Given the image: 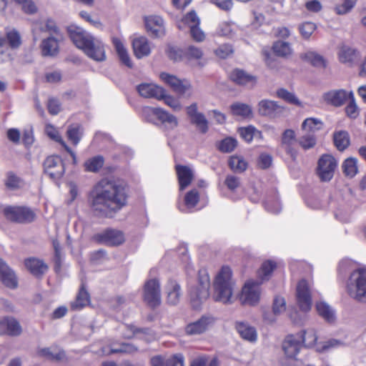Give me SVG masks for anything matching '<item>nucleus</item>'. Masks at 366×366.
Returning a JSON list of instances; mask_svg holds the SVG:
<instances>
[{"label":"nucleus","mask_w":366,"mask_h":366,"mask_svg":"<svg viewBox=\"0 0 366 366\" xmlns=\"http://www.w3.org/2000/svg\"><path fill=\"white\" fill-rule=\"evenodd\" d=\"M127 194L123 183L102 180L89 194V204L98 217H111L127 204Z\"/></svg>","instance_id":"f257e3e1"},{"label":"nucleus","mask_w":366,"mask_h":366,"mask_svg":"<svg viewBox=\"0 0 366 366\" xmlns=\"http://www.w3.org/2000/svg\"><path fill=\"white\" fill-rule=\"evenodd\" d=\"M67 31L73 43L83 50L87 56L97 61L106 59L104 46L102 41L79 26H70Z\"/></svg>","instance_id":"f03ea898"},{"label":"nucleus","mask_w":366,"mask_h":366,"mask_svg":"<svg viewBox=\"0 0 366 366\" xmlns=\"http://www.w3.org/2000/svg\"><path fill=\"white\" fill-rule=\"evenodd\" d=\"M234 282L232 280V271L228 267H223L217 274L214 282L213 298L223 304L233 302Z\"/></svg>","instance_id":"7ed1b4c3"},{"label":"nucleus","mask_w":366,"mask_h":366,"mask_svg":"<svg viewBox=\"0 0 366 366\" xmlns=\"http://www.w3.org/2000/svg\"><path fill=\"white\" fill-rule=\"evenodd\" d=\"M346 290L348 295L358 302L366 303V269L359 268L350 275Z\"/></svg>","instance_id":"20e7f679"},{"label":"nucleus","mask_w":366,"mask_h":366,"mask_svg":"<svg viewBox=\"0 0 366 366\" xmlns=\"http://www.w3.org/2000/svg\"><path fill=\"white\" fill-rule=\"evenodd\" d=\"M210 281L205 270H200L197 285L189 290L190 302L194 309H198L209 295Z\"/></svg>","instance_id":"39448f33"},{"label":"nucleus","mask_w":366,"mask_h":366,"mask_svg":"<svg viewBox=\"0 0 366 366\" xmlns=\"http://www.w3.org/2000/svg\"><path fill=\"white\" fill-rule=\"evenodd\" d=\"M4 214L7 219L18 223H30L36 217L34 212L26 207H6Z\"/></svg>","instance_id":"423d86ee"},{"label":"nucleus","mask_w":366,"mask_h":366,"mask_svg":"<svg viewBox=\"0 0 366 366\" xmlns=\"http://www.w3.org/2000/svg\"><path fill=\"white\" fill-rule=\"evenodd\" d=\"M260 282L256 281L247 282L242 289V294L239 300L242 305L256 306L261 296Z\"/></svg>","instance_id":"0eeeda50"},{"label":"nucleus","mask_w":366,"mask_h":366,"mask_svg":"<svg viewBox=\"0 0 366 366\" xmlns=\"http://www.w3.org/2000/svg\"><path fill=\"white\" fill-rule=\"evenodd\" d=\"M144 300L152 307L161 303V287L157 279L147 280L144 286Z\"/></svg>","instance_id":"6e6552de"},{"label":"nucleus","mask_w":366,"mask_h":366,"mask_svg":"<svg viewBox=\"0 0 366 366\" xmlns=\"http://www.w3.org/2000/svg\"><path fill=\"white\" fill-rule=\"evenodd\" d=\"M336 159L330 154H323L318 160L317 174L323 182L330 181L337 167Z\"/></svg>","instance_id":"1a4fd4ad"},{"label":"nucleus","mask_w":366,"mask_h":366,"mask_svg":"<svg viewBox=\"0 0 366 366\" xmlns=\"http://www.w3.org/2000/svg\"><path fill=\"white\" fill-rule=\"evenodd\" d=\"M44 173L51 179H59L65 172L64 164L59 156H49L43 164Z\"/></svg>","instance_id":"9d476101"},{"label":"nucleus","mask_w":366,"mask_h":366,"mask_svg":"<svg viewBox=\"0 0 366 366\" xmlns=\"http://www.w3.org/2000/svg\"><path fill=\"white\" fill-rule=\"evenodd\" d=\"M296 297L300 309L305 312L310 311L312 307L310 286L305 280H301L298 282Z\"/></svg>","instance_id":"9b49d317"},{"label":"nucleus","mask_w":366,"mask_h":366,"mask_svg":"<svg viewBox=\"0 0 366 366\" xmlns=\"http://www.w3.org/2000/svg\"><path fill=\"white\" fill-rule=\"evenodd\" d=\"M214 318L211 315H202L198 320L189 323L185 327L188 335H198L204 333L214 324Z\"/></svg>","instance_id":"f8f14e48"},{"label":"nucleus","mask_w":366,"mask_h":366,"mask_svg":"<svg viewBox=\"0 0 366 366\" xmlns=\"http://www.w3.org/2000/svg\"><path fill=\"white\" fill-rule=\"evenodd\" d=\"M143 114L154 115L167 129H174L178 125L176 117L161 108L147 107L143 109Z\"/></svg>","instance_id":"ddd939ff"},{"label":"nucleus","mask_w":366,"mask_h":366,"mask_svg":"<svg viewBox=\"0 0 366 366\" xmlns=\"http://www.w3.org/2000/svg\"><path fill=\"white\" fill-rule=\"evenodd\" d=\"M258 113L261 116L269 118L281 117L285 112V107L280 105L277 102L262 99L258 103Z\"/></svg>","instance_id":"4468645a"},{"label":"nucleus","mask_w":366,"mask_h":366,"mask_svg":"<svg viewBox=\"0 0 366 366\" xmlns=\"http://www.w3.org/2000/svg\"><path fill=\"white\" fill-rule=\"evenodd\" d=\"M95 239L100 243L108 246H117L124 242V236L122 232L107 229L101 233L96 234Z\"/></svg>","instance_id":"2eb2a0df"},{"label":"nucleus","mask_w":366,"mask_h":366,"mask_svg":"<svg viewBox=\"0 0 366 366\" xmlns=\"http://www.w3.org/2000/svg\"><path fill=\"white\" fill-rule=\"evenodd\" d=\"M229 79L236 84L253 88L257 84V77L241 69H234L229 74Z\"/></svg>","instance_id":"dca6fc26"},{"label":"nucleus","mask_w":366,"mask_h":366,"mask_svg":"<svg viewBox=\"0 0 366 366\" xmlns=\"http://www.w3.org/2000/svg\"><path fill=\"white\" fill-rule=\"evenodd\" d=\"M350 97V92L345 89L330 90L324 93L322 96L327 104L336 107L343 105Z\"/></svg>","instance_id":"f3484780"},{"label":"nucleus","mask_w":366,"mask_h":366,"mask_svg":"<svg viewBox=\"0 0 366 366\" xmlns=\"http://www.w3.org/2000/svg\"><path fill=\"white\" fill-rule=\"evenodd\" d=\"M145 26L148 32L154 37H162L165 34L164 20L159 16L146 17Z\"/></svg>","instance_id":"a211bd4d"},{"label":"nucleus","mask_w":366,"mask_h":366,"mask_svg":"<svg viewBox=\"0 0 366 366\" xmlns=\"http://www.w3.org/2000/svg\"><path fill=\"white\" fill-rule=\"evenodd\" d=\"M301 348V337L297 334L288 335L282 344V349L289 358H295Z\"/></svg>","instance_id":"6ab92c4d"},{"label":"nucleus","mask_w":366,"mask_h":366,"mask_svg":"<svg viewBox=\"0 0 366 366\" xmlns=\"http://www.w3.org/2000/svg\"><path fill=\"white\" fill-rule=\"evenodd\" d=\"M139 94L144 98L160 99L164 97V89L153 84L143 83L137 86Z\"/></svg>","instance_id":"aec40b11"},{"label":"nucleus","mask_w":366,"mask_h":366,"mask_svg":"<svg viewBox=\"0 0 366 366\" xmlns=\"http://www.w3.org/2000/svg\"><path fill=\"white\" fill-rule=\"evenodd\" d=\"M165 291L169 305H176L179 302L182 296L181 287L175 280H170L167 282Z\"/></svg>","instance_id":"412c9836"},{"label":"nucleus","mask_w":366,"mask_h":366,"mask_svg":"<svg viewBox=\"0 0 366 366\" xmlns=\"http://www.w3.org/2000/svg\"><path fill=\"white\" fill-rule=\"evenodd\" d=\"M160 78L167 84L170 86L174 92L180 94H184L190 88L189 84H183L177 77L167 73H162Z\"/></svg>","instance_id":"4be33fe9"},{"label":"nucleus","mask_w":366,"mask_h":366,"mask_svg":"<svg viewBox=\"0 0 366 366\" xmlns=\"http://www.w3.org/2000/svg\"><path fill=\"white\" fill-rule=\"evenodd\" d=\"M176 172L178 177L179 189L184 190L191 184L194 178V172L190 167L184 165H177Z\"/></svg>","instance_id":"5701e85b"},{"label":"nucleus","mask_w":366,"mask_h":366,"mask_svg":"<svg viewBox=\"0 0 366 366\" xmlns=\"http://www.w3.org/2000/svg\"><path fill=\"white\" fill-rule=\"evenodd\" d=\"M21 44L19 33L12 29H7L5 35L0 34V46L9 45L12 49L18 48Z\"/></svg>","instance_id":"b1692460"},{"label":"nucleus","mask_w":366,"mask_h":366,"mask_svg":"<svg viewBox=\"0 0 366 366\" xmlns=\"http://www.w3.org/2000/svg\"><path fill=\"white\" fill-rule=\"evenodd\" d=\"M0 280L8 287H17V280L13 271L0 258Z\"/></svg>","instance_id":"393cba45"},{"label":"nucleus","mask_w":366,"mask_h":366,"mask_svg":"<svg viewBox=\"0 0 366 366\" xmlns=\"http://www.w3.org/2000/svg\"><path fill=\"white\" fill-rule=\"evenodd\" d=\"M338 57L340 62L351 66L357 60L359 52L355 48L343 45L340 49Z\"/></svg>","instance_id":"a878e982"},{"label":"nucleus","mask_w":366,"mask_h":366,"mask_svg":"<svg viewBox=\"0 0 366 366\" xmlns=\"http://www.w3.org/2000/svg\"><path fill=\"white\" fill-rule=\"evenodd\" d=\"M132 46L137 58L141 59L149 55L151 47L147 38L141 36L133 40Z\"/></svg>","instance_id":"bb28decb"},{"label":"nucleus","mask_w":366,"mask_h":366,"mask_svg":"<svg viewBox=\"0 0 366 366\" xmlns=\"http://www.w3.org/2000/svg\"><path fill=\"white\" fill-rule=\"evenodd\" d=\"M236 329L239 335L245 340L255 342L257 338V334L255 328L248 323L240 322L236 324Z\"/></svg>","instance_id":"cd10ccee"},{"label":"nucleus","mask_w":366,"mask_h":366,"mask_svg":"<svg viewBox=\"0 0 366 366\" xmlns=\"http://www.w3.org/2000/svg\"><path fill=\"white\" fill-rule=\"evenodd\" d=\"M45 132L51 139L59 142L64 147L66 151L71 156L74 164H76V157L75 153L66 145L64 141H63L58 130L53 125L47 124L45 127Z\"/></svg>","instance_id":"c85d7f7f"},{"label":"nucleus","mask_w":366,"mask_h":366,"mask_svg":"<svg viewBox=\"0 0 366 366\" xmlns=\"http://www.w3.org/2000/svg\"><path fill=\"white\" fill-rule=\"evenodd\" d=\"M300 57L302 60L311 64L314 66L322 68L326 66V61L324 57L315 51H306L301 54Z\"/></svg>","instance_id":"c756f323"},{"label":"nucleus","mask_w":366,"mask_h":366,"mask_svg":"<svg viewBox=\"0 0 366 366\" xmlns=\"http://www.w3.org/2000/svg\"><path fill=\"white\" fill-rule=\"evenodd\" d=\"M26 267L34 275L38 276L46 272L48 267L43 261L30 258L25 261Z\"/></svg>","instance_id":"7c9ffc66"},{"label":"nucleus","mask_w":366,"mask_h":366,"mask_svg":"<svg viewBox=\"0 0 366 366\" xmlns=\"http://www.w3.org/2000/svg\"><path fill=\"white\" fill-rule=\"evenodd\" d=\"M41 50L44 56L56 54L59 50L58 39L51 36L44 39L41 44Z\"/></svg>","instance_id":"2f4dec72"},{"label":"nucleus","mask_w":366,"mask_h":366,"mask_svg":"<svg viewBox=\"0 0 366 366\" xmlns=\"http://www.w3.org/2000/svg\"><path fill=\"white\" fill-rule=\"evenodd\" d=\"M37 354L49 360H61L65 357L64 352L54 347L39 349Z\"/></svg>","instance_id":"473e14b6"},{"label":"nucleus","mask_w":366,"mask_h":366,"mask_svg":"<svg viewBox=\"0 0 366 366\" xmlns=\"http://www.w3.org/2000/svg\"><path fill=\"white\" fill-rule=\"evenodd\" d=\"M113 43L122 63L129 68L132 67L131 59L122 42L119 39H114Z\"/></svg>","instance_id":"72a5a7b5"},{"label":"nucleus","mask_w":366,"mask_h":366,"mask_svg":"<svg viewBox=\"0 0 366 366\" xmlns=\"http://www.w3.org/2000/svg\"><path fill=\"white\" fill-rule=\"evenodd\" d=\"M89 302V295L81 285L76 300L71 303V307L74 310H79Z\"/></svg>","instance_id":"f704fd0d"},{"label":"nucleus","mask_w":366,"mask_h":366,"mask_svg":"<svg viewBox=\"0 0 366 366\" xmlns=\"http://www.w3.org/2000/svg\"><path fill=\"white\" fill-rule=\"evenodd\" d=\"M297 335L301 337V343L304 344L306 347H313L317 340L316 331L312 328L304 330Z\"/></svg>","instance_id":"c9c22d12"},{"label":"nucleus","mask_w":366,"mask_h":366,"mask_svg":"<svg viewBox=\"0 0 366 366\" xmlns=\"http://www.w3.org/2000/svg\"><path fill=\"white\" fill-rule=\"evenodd\" d=\"M333 140L335 147L340 151L345 150L350 145V136L346 131L335 132Z\"/></svg>","instance_id":"e433bc0d"},{"label":"nucleus","mask_w":366,"mask_h":366,"mask_svg":"<svg viewBox=\"0 0 366 366\" xmlns=\"http://www.w3.org/2000/svg\"><path fill=\"white\" fill-rule=\"evenodd\" d=\"M5 334L11 336H18L21 333L19 322L13 317H4Z\"/></svg>","instance_id":"4c0bfd02"},{"label":"nucleus","mask_w":366,"mask_h":366,"mask_svg":"<svg viewBox=\"0 0 366 366\" xmlns=\"http://www.w3.org/2000/svg\"><path fill=\"white\" fill-rule=\"evenodd\" d=\"M316 310L320 316L327 322L335 320V312L332 308L325 302H319L316 304Z\"/></svg>","instance_id":"58836bf2"},{"label":"nucleus","mask_w":366,"mask_h":366,"mask_svg":"<svg viewBox=\"0 0 366 366\" xmlns=\"http://www.w3.org/2000/svg\"><path fill=\"white\" fill-rule=\"evenodd\" d=\"M38 30L48 31L51 34H56V36H59V28L56 26V23L52 20H47L44 25H39L37 24L34 25L32 31L35 41L38 39V37L36 36V32Z\"/></svg>","instance_id":"ea45409f"},{"label":"nucleus","mask_w":366,"mask_h":366,"mask_svg":"<svg viewBox=\"0 0 366 366\" xmlns=\"http://www.w3.org/2000/svg\"><path fill=\"white\" fill-rule=\"evenodd\" d=\"M231 112L234 116H239L244 118L252 115V109L250 106L246 104L236 102L230 106Z\"/></svg>","instance_id":"a19ab883"},{"label":"nucleus","mask_w":366,"mask_h":366,"mask_svg":"<svg viewBox=\"0 0 366 366\" xmlns=\"http://www.w3.org/2000/svg\"><path fill=\"white\" fill-rule=\"evenodd\" d=\"M229 166L234 172L242 173L247 169V162L241 156H232L229 158Z\"/></svg>","instance_id":"79ce46f5"},{"label":"nucleus","mask_w":366,"mask_h":366,"mask_svg":"<svg viewBox=\"0 0 366 366\" xmlns=\"http://www.w3.org/2000/svg\"><path fill=\"white\" fill-rule=\"evenodd\" d=\"M273 51L280 56H287L292 52L290 43L284 41H277L272 46Z\"/></svg>","instance_id":"37998d69"},{"label":"nucleus","mask_w":366,"mask_h":366,"mask_svg":"<svg viewBox=\"0 0 366 366\" xmlns=\"http://www.w3.org/2000/svg\"><path fill=\"white\" fill-rule=\"evenodd\" d=\"M322 127V123L317 119L315 118H307L306 119L302 125V129L304 132H310L313 134Z\"/></svg>","instance_id":"c03bdc74"},{"label":"nucleus","mask_w":366,"mask_h":366,"mask_svg":"<svg viewBox=\"0 0 366 366\" xmlns=\"http://www.w3.org/2000/svg\"><path fill=\"white\" fill-rule=\"evenodd\" d=\"M295 142V133L292 129H286L281 138V144L287 153L292 152V145Z\"/></svg>","instance_id":"a18cd8bd"},{"label":"nucleus","mask_w":366,"mask_h":366,"mask_svg":"<svg viewBox=\"0 0 366 366\" xmlns=\"http://www.w3.org/2000/svg\"><path fill=\"white\" fill-rule=\"evenodd\" d=\"M357 161L353 157L347 158L342 164L344 174L350 178L355 177L357 173Z\"/></svg>","instance_id":"49530a36"},{"label":"nucleus","mask_w":366,"mask_h":366,"mask_svg":"<svg viewBox=\"0 0 366 366\" xmlns=\"http://www.w3.org/2000/svg\"><path fill=\"white\" fill-rule=\"evenodd\" d=\"M234 25L227 21H223L219 24L215 34L219 36H226L232 38L234 35Z\"/></svg>","instance_id":"de8ad7c7"},{"label":"nucleus","mask_w":366,"mask_h":366,"mask_svg":"<svg viewBox=\"0 0 366 366\" xmlns=\"http://www.w3.org/2000/svg\"><path fill=\"white\" fill-rule=\"evenodd\" d=\"M275 267L276 264L273 261L264 262L258 271L259 277L262 281L267 280Z\"/></svg>","instance_id":"09e8293b"},{"label":"nucleus","mask_w":366,"mask_h":366,"mask_svg":"<svg viewBox=\"0 0 366 366\" xmlns=\"http://www.w3.org/2000/svg\"><path fill=\"white\" fill-rule=\"evenodd\" d=\"M298 142L304 149H310L315 146L317 139L315 134L310 132H304L299 138Z\"/></svg>","instance_id":"8fccbe9b"},{"label":"nucleus","mask_w":366,"mask_h":366,"mask_svg":"<svg viewBox=\"0 0 366 366\" xmlns=\"http://www.w3.org/2000/svg\"><path fill=\"white\" fill-rule=\"evenodd\" d=\"M104 165V159L101 156L94 157L84 163L85 169L88 172H96Z\"/></svg>","instance_id":"3c124183"},{"label":"nucleus","mask_w":366,"mask_h":366,"mask_svg":"<svg viewBox=\"0 0 366 366\" xmlns=\"http://www.w3.org/2000/svg\"><path fill=\"white\" fill-rule=\"evenodd\" d=\"M237 146V141L233 137H227L219 142L218 149L224 153L232 152Z\"/></svg>","instance_id":"603ef678"},{"label":"nucleus","mask_w":366,"mask_h":366,"mask_svg":"<svg viewBox=\"0 0 366 366\" xmlns=\"http://www.w3.org/2000/svg\"><path fill=\"white\" fill-rule=\"evenodd\" d=\"M5 185L10 189H16L23 185V180L14 172H9L6 174Z\"/></svg>","instance_id":"864d4df0"},{"label":"nucleus","mask_w":366,"mask_h":366,"mask_svg":"<svg viewBox=\"0 0 366 366\" xmlns=\"http://www.w3.org/2000/svg\"><path fill=\"white\" fill-rule=\"evenodd\" d=\"M191 122L197 127L201 133L205 134L207 132L209 129L208 121L202 113L200 112L191 119Z\"/></svg>","instance_id":"5fc2aeb1"},{"label":"nucleus","mask_w":366,"mask_h":366,"mask_svg":"<svg viewBox=\"0 0 366 366\" xmlns=\"http://www.w3.org/2000/svg\"><path fill=\"white\" fill-rule=\"evenodd\" d=\"M199 201V194L197 189H194L188 192L184 197L185 206L188 209H193Z\"/></svg>","instance_id":"6e6d98bb"},{"label":"nucleus","mask_w":366,"mask_h":366,"mask_svg":"<svg viewBox=\"0 0 366 366\" xmlns=\"http://www.w3.org/2000/svg\"><path fill=\"white\" fill-rule=\"evenodd\" d=\"M277 95L279 98L282 99L287 102L300 106L301 104L297 97L292 92H290L285 89H280L277 91Z\"/></svg>","instance_id":"4d7b16f0"},{"label":"nucleus","mask_w":366,"mask_h":366,"mask_svg":"<svg viewBox=\"0 0 366 366\" xmlns=\"http://www.w3.org/2000/svg\"><path fill=\"white\" fill-rule=\"evenodd\" d=\"M350 97L348 99H350V103L346 107L345 112H346L347 115L350 118L355 119L359 115V109L355 103L354 94L352 91L350 92Z\"/></svg>","instance_id":"13d9d810"},{"label":"nucleus","mask_w":366,"mask_h":366,"mask_svg":"<svg viewBox=\"0 0 366 366\" xmlns=\"http://www.w3.org/2000/svg\"><path fill=\"white\" fill-rule=\"evenodd\" d=\"M182 22L191 28L200 25V19L197 13L192 10L188 12L182 19Z\"/></svg>","instance_id":"bf43d9fd"},{"label":"nucleus","mask_w":366,"mask_h":366,"mask_svg":"<svg viewBox=\"0 0 366 366\" xmlns=\"http://www.w3.org/2000/svg\"><path fill=\"white\" fill-rule=\"evenodd\" d=\"M239 133L241 137L247 142H250L256 134H260V132L252 126L240 128Z\"/></svg>","instance_id":"052dcab7"},{"label":"nucleus","mask_w":366,"mask_h":366,"mask_svg":"<svg viewBox=\"0 0 366 366\" xmlns=\"http://www.w3.org/2000/svg\"><path fill=\"white\" fill-rule=\"evenodd\" d=\"M184 56L189 59H200L203 56V52L200 48L194 46H189L184 51Z\"/></svg>","instance_id":"680f3d73"},{"label":"nucleus","mask_w":366,"mask_h":366,"mask_svg":"<svg viewBox=\"0 0 366 366\" xmlns=\"http://www.w3.org/2000/svg\"><path fill=\"white\" fill-rule=\"evenodd\" d=\"M286 310L285 300L280 296L275 297L273 301L272 312L274 315H279Z\"/></svg>","instance_id":"e2e57ef3"},{"label":"nucleus","mask_w":366,"mask_h":366,"mask_svg":"<svg viewBox=\"0 0 366 366\" xmlns=\"http://www.w3.org/2000/svg\"><path fill=\"white\" fill-rule=\"evenodd\" d=\"M316 29V26L312 22H305L299 27L300 32L304 39H309Z\"/></svg>","instance_id":"0e129e2a"},{"label":"nucleus","mask_w":366,"mask_h":366,"mask_svg":"<svg viewBox=\"0 0 366 366\" xmlns=\"http://www.w3.org/2000/svg\"><path fill=\"white\" fill-rule=\"evenodd\" d=\"M232 45L225 44L219 46L215 50V54L221 59H226L233 53Z\"/></svg>","instance_id":"69168bd1"},{"label":"nucleus","mask_w":366,"mask_h":366,"mask_svg":"<svg viewBox=\"0 0 366 366\" xmlns=\"http://www.w3.org/2000/svg\"><path fill=\"white\" fill-rule=\"evenodd\" d=\"M67 137L74 145H76L81 138L80 127L79 126L70 127L67 130Z\"/></svg>","instance_id":"338daca9"},{"label":"nucleus","mask_w":366,"mask_h":366,"mask_svg":"<svg viewBox=\"0 0 366 366\" xmlns=\"http://www.w3.org/2000/svg\"><path fill=\"white\" fill-rule=\"evenodd\" d=\"M357 0H344V2L335 7V11L338 14H345L349 12L355 5Z\"/></svg>","instance_id":"774afa93"}]
</instances>
